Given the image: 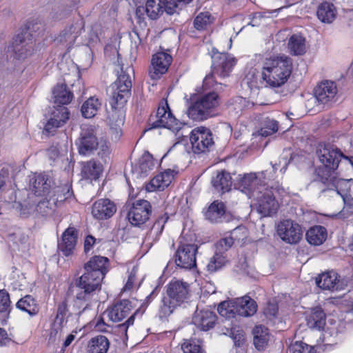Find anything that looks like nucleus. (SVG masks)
Masks as SVG:
<instances>
[{
  "instance_id": "1",
  "label": "nucleus",
  "mask_w": 353,
  "mask_h": 353,
  "mask_svg": "<svg viewBox=\"0 0 353 353\" xmlns=\"http://www.w3.org/2000/svg\"><path fill=\"white\" fill-rule=\"evenodd\" d=\"M119 74L117 81L112 86V93L110 101V108H107V121L110 127V134L112 140L117 141L122 136L121 127L124 124L125 112L123 105L130 94L132 82L130 73L133 68L128 67Z\"/></svg>"
},
{
  "instance_id": "2",
  "label": "nucleus",
  "mask_w": 353,
  "mask_h": 353,
  "mask_svg": "<svg viewBox=\"0 0 353 353\" xmlns=\"http://www.w3.org/2000/svg\"><path fill=\"white\" fill-rule=\"evenodd\" d=\"M292 69V59L288 56L266 57L262 62L261 81L265 87L280 88L287 82Z\"/></svg>"
},
{
  "instance_id": "3",
  "label": "nucleus",
  "mask_w": 353,
  "mask_h": 353,
  "mask_svg": "<svg viewBox=\"0 0 353 353\" xmlns=\"http://www.w3.org/2000/svg\"><path fill=\"white\" fill-rule=\"evenodd\" d=\"M72 195L68 185H64L62 192L52 193L46 196H28V199L21 204L20 213L23 216L38 213L46 215L51 213L58 202H62Z\"/></svg>"
},
{
  "instance_id": "4",
  "label": "nucleus",
  "mask_w": 353,
  "mask_h": 353,
  "mask_svg": "<svg viewBox=\"0 0 353 353\" xmlns=\"http://www.w3.org/2000/svg\"><path fill=\"white\" fill-rule=\"evenodd\" d=\"M97 128L94 125L84 124L81 126L79 138L76 141L79 153L83 156H90L97 151V154L104 159L110 153V148L105 140H98Z\"/></svg>"
},
{
  "instance_id": "5",
  "label": "nucleus",
  "mask_w": 353,
  "mask_h": 353,
  "mask_svg": "<svg viewBox=\"0 0 353 353\" xmlns=\"http://www.w3.org/2000/svg\"><path fill=\"white\" fill-rule=\"evenodd\" d=\"M96 276L94 274L85 271V272L79 278L76 283V301L75 305L79 307H83L82 310L79 312V316H82L85 313L92 312L91 316L94 315V312L91 310L92 297L94 295V291L100 286L101 282H95Z\"/></svg>"
},
{
  "instance_id": "6",
  "label": "nucleus",
  "mask_w": 353,
  "mask_h": 353,
  "mask_svg": "<svg viewBox=\"0 0 353 353\" xmlns=\"http://www.w3.org/2000/svg\"><path fill=\"white\" fill-rule=\"evenodd\" d=\"M190 285L180 280H172L167 285V296L164 297L160 307V316L171 314L174 308L185 302L189 298Z\"/></svg>"
},
{
  "instance_id": "7",
  "label": "nucleus",
  "mask_w": 353,
  "mask_h": 353,
  "mask_svg": "<svg viewBox=\"0 0 353 353\" xmlns=\"http://www.w3.org/2000/svg\"><path fill=\"white\" fill-rule=\"evenodd\" d=\"M217 311L221 316L226 319H230L234 314L251 316L256 312L257 304L250 296H244L220 303Z\"/></svg>"
},
{
  "instance_id": "8",
  "label": "nucleus",
  "mask_w": 353,
  "mask_h": 353,
  "mask_svg": "<svg viewBox=\"0 0 353 353\" xmlns=\"http://www.w3.org/2000/svg\"><path fill=\"white\" fill-rule=\"evenodd\" d=\"M219 105L218 94L214 92L200 96L188 109L187 114L194 121H203L215 115Z\"/></svg>"
},
{
  "instance_id": "9",
  "label": "nucleus",
  "mask_w": 353,
  "mask_h": 353,
  "mask_svg": "<svg viewBox=\"0 0 353 353\" xmlns=\"http://www.w3.org/2000/svg\"><path fill=\"white\" fill-rule=\"evenodd\" d=\"M270 174V172H268V170L240 174L237 183H235L236 188L245 194L250 199L257 194V188L261 186V183H265V187L273 188L272 185L270 184L271 181Z\"/></svg>"
},
{
  "instance_id": "10",
  "label": "nucleus",
  "mask_w": 353,
  "mask_h": 353,
  "mask_svg": "<svg viewBox=\"0 0 353 353\" xmlns=\"http://www.w3.org/2000/svg\"><path fill=\"white\" fill-rule=\"evenodd\" d=\"M258 192L250 198L251 206L256 209L257 212L263 216H272L278 210L279 204L276 201L273 191L265 187V183H261L257 188Z\"/></svg>"
},
{
  "instance_id": "11",
  "label": "nucleus",
  "mask_w": 353,
  "mask_h": 353,
  "mask_svg": "<svg viewBox=\"0 0 353 353\" xmlns=\"http://www.w3.org/2000/svg\"><path fill=\"white\" fill-rule=\"evenodd\" d=\"M316 154L319 161L328 171L336 170L342 158H344L353 167V157H345L334 145L320 143L316 150Z\"/></svg>"
},
{
  "instance_id": "12",
  "label": "nucleus",
  "mask_w": 353,
  "mask_h": 353,
  "mask_svg": "<svg viewBox=\"0 0 353 353\" xmlns=\"http://www.w3.org/2000/svg\"><path fill=\"white\" fill-rule=\"evenodd\" d=\"M83 28V23L82 21L76 22L60 34L57 39V42L65 46L67 48V52H69L75 43L77 45L82 43L89 46L92 43L96 42L98 40L96 34H91L88 41H81V39H79V36L81 34Z\"/></svg>"
},
{
  "instance_id": "13",
  "label": "nucleus",
  "mask_w": 353,
  "mask_h": 353,
  "mask_svg": "<svg viewBox=\"0 0 353 353\" xmlns=\"http://www.w3.org/2000/svg\"><path fill=\"white\" fill-rule=\"evenodd\" d=\"M52 179L46 174H34L30 179V189L32 194L29 196H46L52 193L62 192L63 186H53Z\"/></svg>"
},
{
  "instance_id": "14",
  "label": "nucleus",
  "mask_w": 353,
  "mask_h": 353,
  "mask_svg": "<svg viewBox=\"0 0 353 353\" xmlns=\"http://www.w3.org/2000/svg\"><path fill=\"white\" fill-rule=\"evenodd\" d=\"M276 233L283 241L290 244L299 243L303 236L301 225L290 219L281 221L276 225Z\"/></svg>"
},
{
  "instance_id": "15",
  "label": "nucleus",
  "mask_w": 353,
  "mask_h": 353,
  "mask_svg": "<svg viewBox=\"0 0 353 353\" xmlns=\"http://www.w3.org/2000/svg\"><path fill=\"white\" fill-rule=\"evenodd\" d=\"M151 128H165L172 132H178L181 123L172 114L168 104L165 102L159 106L157 111L156 120L151 121Z\"/></svg>"
},
{
  "instance_id": "16",
  "label": "nucleus",
  "mask_w": 353,
  "mask_h": 353,
  "mask_svg": "<svg viewBox=\"0 0 353 353\" xmlns=\"http://www.w3.org/2000/svg\"><path fill=\"white\" fill-rule=\"evenodd\" d=\"M190 141L194 153L206 152L213 144L211 131L205 127H198L190 133Z\"/></svg>"
},
{
  "instance_id": "17",
  "label": "nucleus",
  "mask_w": 353,
  "mask_h": 353,
  "mask_svg": "<svg viewBox=\"0 0 353 353\" xmlns=\"http://www.w3.org/2000/svg\"><path fill=\"white\" fill-rule=\"evenodd\" d=\"M150 213V203L146 200H137L129 209L128 219L132 225L139 226L148 220Z\"/></svg>"
},
{
  "instance_id": "18",
  "label": "nucleus",
  "mask_w": 353,
  "mask_h": 353,
  "mask_svg": "<svg viewBox=\"0 0 353 353\" xmlns=\"http://www.w3.org/2000/svg\"><path fill=\"white\" fill-rule=\"evenodd\" d=\"M197 246L194 244H185L179 246L175 255L177 266L191 269L196 265V254Z\"/></svg>"
},
{
  "instance_id": "19",
  "label": "nucleus",
  "mask_w": 353,
  "mask_h": 353,
  "mask_svg": "<svg viewBox=\"0 0 353 353\" xmlns=\"http://www.w3.org/2000/svg\"><path fill=\"white\" fill-rule=\"evenodd\" d=\"M172 61L171 55L167 52H159L154 54L151 60L150 77L152 79H159L168 71Z\"/></svg>"
},
{
  "instance_id": "20",
  "label": "nucleus",
  "mask_w": 353,
  "mask_h": 353,
  "mask_svg": "<svg viewBox=\"0 0 353 353\" xmlns=\"http://www.w3.org/2000/svg\"><path fill=\"white\" fill-rule=\"evenodd\" d=\"M212 59L214 71L223 77L229 76L236 64L235 58L230 54H214Z\"/></svg>"
},
{
  "instance_id": "21",
  "label": "nucleus",
  "mask_w": 353,
  "mask_h": 353,
  "mask_svg": "<svg viewBox=\"0 0 353 353\" xmlns=\"http://www.w3.org/2000/svg\"><path fill=\"white\" fill-rule=\"evenodd\" d=\"M337 93L336 84L331 81L319 83L314 90V99L321 105H328L334 101Z\"/></svg>"
},
{
  "instance_id": "22",
  "label": "nucleus",
  "mask_w": 353,
  "mask_h": 353,
  "mask_svg": "<svg viewBox=\"0 0 353 353\" xmlns=\"http://www.w3.org/2000/svg\"><path fill=\"white\" fill-rule=\"evenodd\" d=\"M316 283L319 288L330 291L342 290L347 285L339 279L338 274L334 271L322 273L316 279Z\"/></svg>"
},
{
  "instance_id": "23",
  "label": "nucleus",
  "mask_w": 353,
  "mask_h": 353,
  "mask_svg": "<svg viewBox=\"0 0 353 353\" xmlns=\"http://www.w3.org/2000/svg\"><path fill=\"white\" fill-rule=\"evenodd\" d=\"M108 259L101 256H94L84 265L85 271H88L96 276L95 282H101L108 272Z\"/></svg>"
},
{
  "instance_id": "24",
  "label": "nucleus",
  "mask_w": 353,
  "mask_h": 353,
  "mask_svg": "<svg viewBox=\"0 0 353 353\" xmlns=\"http://www.w3.org/2000/svg\"><path fill=\"white\" fill-rule=\"evenodd\" d=\"M114 203L108 199H101L96 201L92 208V215L98 220L110 218L116 212Z\"/></svg>"
},
{
  "instance_id": "25",
  "label": "nucleus",
  "mask_w": 353,
  "mask_h": 353,
  "mask_svg": "<svg viewBox=\"0 0 353 353\" xmlns=\"http://www.w3.org/2000/svg\"><path fill=\"white\" fill-rule=\"evenodd\" d=\"M216 321V314L209 309L196 308L192 317V323L201 330L212 329Z\"/></svg>"
},
{
  "instance_id": "26",
  "label": "nucleus",
  "mask_w": 353,
  "mask_h": 353,
  "mask_svg": "<svg viewBox=\"0 0 353 353\" xmlns=\"http://www.w3.org/2000/svg\"><path fill=\"white\" fill-rule=\"evenodd\" d=\"M68 119V108L64 106H59L52 111L50 119L45 125L44 131L48 134L52 133L57 128L65 123Z\"/></svg>"
},
{
  "instance_id": "27",
  "label": "nucleus",
  "mask_w": 353,
  "mask_h": 353,
  "mask_svg": "<svg viewBox=\"0 0 353 353\" xmlns=\"http://www.w3.org/2000/svg\"><path fill=\"white\" fill-rule=\"evenodd\" d=\"M131 303L124 299L108 308L103 314L112 322H119L125 319L131 311Z\"/></svg>"
},
{
  "instance_id": "28",
  "label": "nucleus",
  "mask_w": 353,
  "mask_h": 353,
  "mask_svg": "<svg viewBox=\"0 0 353 353\" xmlns=\"http://www.w3.org/2000/svg\"><path fill=\"white\" fill-rule=\"evenodd\" d=\"M224 242L225 240H219L215 245L214 255L210 259L207 265V269L210 272L221 269L230 261L231 255L230 254L221 253L223 249L221 243Z\"/></svg>"
},
{
  "instance_id": "29",
  "label": "nucleus",
  "mask_w": 353,
  "mask_h": 353,
  "mask_svg": "<svg viewBox=\"0 0 353 353\" xmlns=\"http://www.w3.org/2000/svg\"><path fill=\"white\" fill-rule=\"evenodd\" d=\"M176 174L177 171L171 169H167L163 172L158 174L150 181V190H163L172 183Z\"/></svg>"
},
{
  "instance_id": "30",
  "label": "nucleus",
  "mask_w": 353,
  "mask_h": 353,
  "mask_svg": "<svg viewBox=\"0 0 353 353\" xmlns=\"http://www.w3.org/2000/svg\"><path fill=\"white\" fill-rule=\"evenodd\" d=\"M77 242V231L74 228L69 227L62 235V241L59 243V250L65 256L71 255Z\"/></svg>"
},
{
  "instance_id": "31",
  "label": "nucleus",
  "mask_w": 353,
  "mask_h": 353,
  "mask_svg": "<svg viewBox=\"0 0 353 353\" xmlns=\"http://www.w3.org/2000/svg\"><path fill=\"white\" fill-rule=\"evenodd\" d=\"M103 168L101 163L90 160L81 164V176L85 179L90 181L98 179L103 173Z\"/></svg>"
},
{
  "instance_id": "32",
  "label": "nucleus",
  "mask_w": 353,
  "mask_h": 353,
  "mask_svg": "<svg viewBox=\"0 0 353 353\" xmlns=\"http://www.w3.org/2000/svg\"><path fill=\"white\" fill-rule=\"evenodd\" d=\"M205 218L212 223H220L225 220V206L221 201H214L208 207Z\"/></svg>"
},
{
  "instance_id": "33",
  "label": "nucleus",
  "mask_w": 353,
  "mask_h": 353,
  "mask_svg": "<svg viewBox=\"0 0 353 353\" xmlns=\"http://www.w3.org/2000/svg\"><path fill=\"white\" fill-rule=\"evenodd\" d=\"M28 32L18 34L14 39V51L16 58L24 59L32 53V43H26L24 39Z\"/></svg>"
},
{
  "instance_id": "34",
  "label": "nucleus",
  "mask_w": 353,
  "mask_h": 353,
  "mask_svg": "<svg viewBox=\"0 0 353 353\" xmlns=\"http://www.w3.org/2000/svg\"><path fill=\"white\" fill-rule=\"evenodd\" d=\"M288 48L290 53L292 55H303L307 50L305 37L301 34H292L288 39Z\"/></svg>"
},
{
  "instance_id": "35",
  "label": "nucleus",
  "mask_w": 353,
  "mask_h": 353,
  "mask_svg": "<svg viewBox=\"0 0 353 353\" xmlns=\"http://www.w3.org/2000/svg\"><path fill=\"white\" fill-rule=\"evenodd\" d=\"M232 183L230 174L225 171L217 172L212 178L213 187L222 193L228 192L231 188Z\"/></svg>"
},
{
  "instance_id": "36",
  "label": "nucleus",
  "mask_w": 353,
  "mask_h": 353,
  "mask_svg": "<svg viewBox=\"0 0 353 353\" xmlns=\"http://www.w3.org/2000/svg\"><path fill=\"white\" fill-rule=\"evenodd\" d=\"M327 239V230L321 225L310 228L306 232V239L310 245H320Z\"/></svg>"
},
{
  "instance_id": "37",
  "label": "nucleus",
  "mask_w": 353,
  "mask_h": 353,
  "mask_svg": "<svg viewBox=\"0 0 353 353\" xmlns=\"http://www.w3.org/2000/svg\"><path fill=\"white\" fill-rule=\"evenodd\" d=\"M168 0H148L146 2V14L151 19H157L163 11L167 12Z\"/></svg>"
},
{
  "instance_id": "38",
  "label": "nucleus",
  "mask_w": 353,
  "mask_h": 353,
  "mask_svg": "<svg viewBox=\"0 0 353 353\" xmlns=\"http://www.w3.org/2000/svg\"><path fill=\"white\" fill-rule=\"evenodd\" d=\"M316 14L321 21L330 23L335 19L336 11L332 3L325 1L318 6Z\"/></svg>"
},
{
  "instance_id": "39",
  "label": "nucleus",
  "mask_w": 353,
  "mask_h": 353,
  "mask_svg": "<svg viewBox=\"0 0 353 353\" xmlns=\"http://www.w3.org/2000/svg\"><path fill=\"white\" fill-rule=\"evenodd\" d=\"M310 328L321 330L325 325V314L320 307L313 308L306 318Z\"/></svg>"
},
{
  "instance_id": "40",
  "label": "nucleus",
  "mask_w": 353,
  "mask_h": 353,
  "mask_svg": "<svg viewBox=\"0 0 353 353\" xmlns=\"http://www.w3.org/2000/svg\"><path fill=\"white\" fill-rule=\"evenodd\" d=\"M101 101L96 97L88 99L81 105V112L82 116L86 119L94 117L101 108Z\"/></svg>"
},
{
  "instance_id": "41",
  "label": "nucleus",
  "mask_w": 353,
  "mask_h": 353,
  "mask_svg": "<svg viewBox=\"0 0 353 353\" xmlns=\"http://www.w3.org/2000/svg\"><path fill=\"white\" fill-rule=\"evenodd\" d=\"M52 94L54 102L61 105L68 104L73 98L72 92L67 89L65 84L57 85L53 89Z\"/></svg>"
},
{
  "instance_id": "42",
  "label": "nucleus",
  "mask_w": 353,
  "mask_h": 353,
  "mask_svg": "<svg viewBox=\"0 0 353 353\" xmlns=\"http://www.w3.org/2000/svg\"><path fill=\"white\" fill-rule=\"evenodd\" d=\"M253 335L255 347L258 350H263L266 347L269 340L268 328L261 325H256L253 330Z\"/></svg>"
},
{
  "instance_id": "43",
  "label": "nucleus",
  "mask_w": 353,
  "mask_h": 353,
  "mask_svg": "<svg viewBox=\"0 0 353 353\" xmlns=\"http://www.w3.org/2000/svg\"><path fill=\"white\" fill-rule=\"evenodd\" d=\"M109 341L104 336H97L90 340L88 344V353H106L109 348Z\"/></svg>"
},
{
  "instance_id": "44",
  "label": "nucleus",
  "mask_w": 353,
  "mask_h": 353,
  "mask_svg": "<svg viewBox=\"0 0 353 353\" xmlns=\"http://www.w3.org/2000/svg\"><path fill=\"white\" fill-rule=\"evenodd\" d=\"M16 306L18 309L27 312L30 316H34L39 312V307L37 302L30 295H26L19 299Z\"/></svg>"
},
{
  "instance_id": "45",
  "label": "nucleus",
  "mask_w": 353,
  "mask_h": 353,
  "mask_svg": "<svg viewBox=\"0 0 353 353\" xmlns=\"http://www.w3.org/2000/svg\"><path fill=\"white\" fill-rule=\"evenodd\" d=\"M279 129L278 122L269 117L265 118L262 123L260 130L258 131L259 135L263 137H267L277 132Z\"/></svg>"
},
{
  "instance_id": "46",
  "label": "nucleus",
  "mask_w": 353,
  "mask_h": 353,
  "mask_svg": "<svg viewBox=\"0 0 353 353\" xmlns=\"http://www.w3.org/2000/svg\"><path fill=\"white\" fill-rule=\"evenodd\" d=\"M213 17L208 12L199 13L194 20V28L198 30H203L212 22Z\"/></svg>"
},
{
  "instance_id": "47",
  "label": "nucleus",
  "mask_w": 353,
  "mask_h": 353,
  "mask_svg": "<svg viewBox=\"0 0 353 353\" xmlns=\"http://www.w3.org/2000/svg\"><path fill=\"white\" fill-rule=\"evenodd\" d=\"M152 167L153 164L152 162L143 161L140 162L139 165L132 167V176L137 179L144 178L148 174Z\"/></svg>"
},
{
  "instance_id": "48",
  "label": "nucleus",
  "mask_w": 353,
  "mask_h": 353,
  "mask_svg": "<svg viewBox=\"0 0 353 353\" xmlns=\"http://www.w3.org/2000/svg\"><path fill=\"white\" fill-rule=\"evenodd\" d=\"M66 312V304L65 303H61L59 305L57 308V317L54 323L52 325L50 335L51 336H56L59 331L61 330V321L63 319Z\"/></svg>"
},
{
  "instance_id": "49",
  "label": "nucleus",
  "mask_w": 353,
  "mask_h": 353,
  "mask_svg": "<svg viewBox=\"0 0 353 353\" xmlns=\"http://www.w3.org/2000/svg\"><path fill=\"white\" fill-rule=\"evenodd\" d=\"M11 310L9 294L3 290H0V316L8 317Z\"/></svg>"
},
{
  "instance_id": "50",
  "label": "nucleus",
  "mask_w": 353,
  "mask_h": 353,
  "mask_svg": "<svg viewBox=\"0 0 353 353\" xmlns=\"http://www.w3.org/2000/svg\"><path fill=\"white\" fill-rule=\"evenodd\" d=\"M344 206L341 211L338 214L330 215L332 217H336L340 219L347 218L350 214H353V199L348 197L347 195H343Z\"/></svg>"
},
{
  "instance_id": "51",
  "label": "nucleus",
  "mask_w": 353,
  "mask_h": 353,
  "mask_svg": "<svg viewBox=\"0 0 353 353\" xmlns=\"http://www.w3.org/2000/svg\"><path fill=\"white\" fill-rule=\"evenodd\" d=\"M228 239L232 240V244L234 241L238 243H243L248 237V230L245 226L240 225L234 228L231 232Z\"/></svg>"
},
{
  "instance_id": "52",
  "label": "nucleus",
  "mask_w": 353,
  "mask_h": 353,
  "mask_svg": "<svg viewBox=\"0 0 353 353\" xmlns=\"http://www.w3.org/2000/svg\"><path fill=\"white\" fill-rule=\"evenodd\" d=\"M188 155L185 145L181 142L175 143L163 156L165 158L168 156L173 157H185Z\"/></svg>"
},
{
  "instance_id": "53",
  "label": "nucleus",
  "mask_w": 353,
  "mask_h": 353,
  "mask_svg": "<svg viewBox=\"0 0 353 353\" xmlns=\"http://www.w3.org/2000/svg\"><path fill=\"white\" fill-rule=\"evenodd\" d=\"M181 349L184 353H205L199 342L194 340H185Z\"/></svg>"
},
{
  "instance_id": "54",
  "label": "nucleus",
  "mask_w": 353,
  "mask_h": 353,
  "mask_svg": "<svg viewBox=\"0 0 353 353\" xmlns=\"http://www.w3.org/2000/svg\"><path fill=\"white\" fill-rule=\"evenodd\" d=\"M290 353H315L312 346L302 341H296L289 348Z\"/></svg>"
},
{
  "instance_id": "55",
  "label": "nucleus",
  "mask_w": 353,
  "mask_h": 353,
  "mask_svg": "<svg viewBox=\"0 0 353 353\" xmlns=\"http://www.w3.org/2000/svg\"><path fill=\"white\" fill-rule=\"evenodd\" d=\"M258 70L254 68H250L246 72L244 81L251 89L258 85Z\"/></svg>"
},
{
  "instance_id": "56",
  "label": "nucleus",
  "mask_w": 353,
  "mask_h": 353,
  "mask_svg": "<svg viewBox=\"0 0 353 353\" xmlns=\"http://www.w3.org/2000/svg\"><path fill=\"white\" fill-rule=\"evenodd\" d=\"M350 180L339 179L334 180V185L336 188V193L342 197L343 195H347V192L350 189Z\"/></svg>"
},
{
  "instance_id": "57",
  "label": "nucleus",
  "mask_w": 353,
  "mask_h": 353,
  "mask_svg": "<svg viewBox=\"0 0 353 353\" xmlns=\"http://www.w3.org/2000/svg\"><path fill=\"white\" fill-rule=\"evenodd\" d=\"M229 336L233 339L235 345L240 346L244 341L243 331L239 327L231 328Z\"/></svg>"
},
{
  "instance_id": "58",
  "label": "nucleus",
  "mask_w": 353,
  "mask_h": 353,
  "mask_svg": "<svg viewBox=\"0 0 353 353\" xmlns=\"http://www.w3.org/2000/svg\"><path fill=\"white\" fill-rule=\"evenodd\" d=\"M193 0H168L167 3V13L172 14L176 8L183 6L191 3Z\"/></svg>"
},
{
  "instance_id": "59",
  "label": "nucleus",
  "mask_w": 353,
  "mask_h": 353,
  "mask_svg": "<svg viewBox=\"0 0 353 353\" xmlns=\"http://www.w3.org/2000/svg\"><path fill=\"white\" fill-rule=\"evenodd\" d=\"M323 342L325 345H330L332 343H336L335 338L337 335V332L333 330L332 332L329 331L328 328L325 330L323 334Z\"/></svg>"
},
{
  "instance_id": "60",
  "label": "nucleus",
  "mask_w": 353,
  "mask_h": 353,
  "mask_svg": "<svg viewBox=\"0 0 353 353\" xmlns=\"http://www.w3.org/2000/svg\"><path fill=\"white\" fill-rule=\"evenodd\" d=\"M94 327L98 332H108L110 326L105 323L103 317H99L94 323Z\"/></svg>"
},
{
  "instance_id": "61",
  "label": "nucleus",
  "mask_w": 353,
  "mask_h": 353,
  "mask_svg": "<svg viewBox=\"0 0 353 353\" xmlns=\"http://www.w3.org/2000/svg\"><path fill=\"white\" fill-rule=\"evenodd\" d=\"M264 19L263 16L260 13L254 14L252 18L249 21L247 24L252 27H258L262 24V21Z\"/></svg>"
},
{
  "instance_id": "62",
  "label": "nucleus",
  "mask_w": 353,
  "mask_h": 353,
  "mask_svg": "<svg viewBox=\"0 0 353 353\" xmlns=\"http://www.w3.org/2000/svg\"><path fill=\"white\" fill-rule=\"evenodd\" d=\"M96 239L91 236L88 235L86 236L85 241H84V250L85 252L88 253L89 252L91 249L92 248V246L95 243Z\"/></svg>"
},
{
  "instance_id": "63",
  "label": "nucleus",
  "mask_w": 353,
  "mask_h": 353,
  "mask_svg": "<svg viewBox=\"0 0 353 353\" xmlns=\"http://www.w3.org/2000/svg\"><path fill=\"white\" fill-rule=\"evenodd\" d=\"M135 274H136V272H135L134 269H133L128 276L126 283L125 284V285L123 287L124 291H128L132 288L133 283L135 280Z\"/></svg>"
},
{
  "instance_id": "64",
  "label": "nucleus",
  "mask_w": 353,
  "mask_h": 353,
  "mask_svg": "<svg viewBox=\"0 0 353 353\" xmlns=\"http://www.w3.org/2000/svg\"><path fill=\"white\" fill-rule=\"evenodd\" d=\"M221 240H225V242L221 243V248L223 249L221 251V253L230 254L228 250L232 245V240L231 239H228V237L223 238Z\"/></svg>"
}]
</instances>
